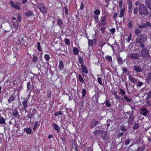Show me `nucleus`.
Masks as SVG:
<instances>
[{
  "label": "nucleus",
  "instance_id": "obj_25",
  "mask_svg": "<svg viewBox=\"0 0 151 151\" xmlns=\"http://www.w3.org/2000/svg\"><path fill=\"white\" fill-rule=\"evenodd\" d=\"M25 15L27 17H29L31 16H34V14L33 12L31 11H28L25 13Z\"/></svg>",
  "mask_w": 151,
  "mask_h": 151
},
{
  "label": "nucleus",
  "instance_id": "obj_12",
  "mask_svg": "<svg viewBox=\"0 0 151 151\" xmlns=\"http://www.w3.org/2000/svg\"><path fill=\"white\" fill-rule=\"evenodd\" d=\"M64 67V63L62 61L59 60L58 68L59 69L60 71L63 70Z\"/></svg>",
  "mask_w": 151,
  "mask_h": 151
},
{
  "label": "nucleus",
  "instance_id": "obj_48",
  "mask_svg": "<svg viewBox=\"0 0 151 151\" xmlns=\"http://www.w3.org/2000/svg\"><path fill=\"white\" fill-rule=\"evenodd\" d=\"M64 41L65 43L68 45L70 44V40L68 39V38H65L64 39Z\"/></svg>",
  "mask_w": 151,
  "mask_h": 151
},
{
  "label": "nucleus",
  "instance_id": "obj_22",
  "mask_svg": "<svg viewBox=\"0 0 151 151\" xmlns=\"http://www.w3.org/2000/svg\"><path fill=\"white\" fill-rule=\"evenodd\" d=\"M147 74L148 75L146 79V81L147 83H149L151 81V72L148 73Z\"/></svg>",
  "mask_w": 151,
  "mask_h": 151
},
{
  "label": "nucleus",
  "instance_id": "obj_35",
  "mask_svg": "<svg viewBox=\"0 0 151 151\" xmlns=\"http://www.w3.org/2000/svg\"><path fill=\"white\" fill-rule=\"evenodd\" d=\"M78 147H77L75 144L74 143L72 145V151H78Z\"/></svg>",
  "mask_w": 151,
  "mask_h": 151
},
{
  "label": "nucleus",
  "instance_id": "obj_30",
  "mask_svg": "<svg viewBox=\"0 0 151 151\" xmlns=\"http://www.w3.org/2000/svg\"><path fill=\"white\" fill-rule=\"evenodd\" d=\"M134 117L133 115V114H131L129 116V122L131 123L133 122L134 121Z\"/></svg>",
  "mask_w": 151,
  "mask_h": 151
},
{
  "label": "nucleus",
  "instance_id": "obj_3",
  "mask_svg": "<svg viewBox=\"0 0 151 151\" xmlns=\"http://www.w3.org/2000/svg\"><path fill=\"white\" fill-rule=\"evenodd\" d=\"M78 61L79 63L81 64V67L82 69V75L83 76H85L84 73L87 74L88 73V69L86 67L83 65L84 61L83 58L81 56L79 55L78 57Z\"/></svg>",
  "mask_w": 151,
  "mask_h": 151
},
{
  "label": "nucleus",
  "instance_id": "obj_29",
  "mask_svg": "<svg viewBox=\"0 0 151 151\" xmlns=\"http://www.w3.org/2000/svg\"><path fill=\"white\" fill-rule=\"evenodd\" d=\"M53 126L54 128L59 133L60 132V127L59 126L55 123H54Z\"/></svg>",
  "mask_w": 151,
  "mask_h": 151
},
{
  "label": "nucleus",
  "instance_id": "obj_15",
  "mask_svg": "<svg viewBox=\"0 0 151 151\" xmlns=\"http://www.w3.org/2000/svg\"><path fill=\"white\" fill-rule=\"evenodd\" d=\"M147 113L148 111L146 108H142L140 110V114L144 116H146Z\"/></svg>",
  "mask_w": 151,
  "mask_h": 151
},
{
  "label": "nucleus",
  "instance_id": "obj_23",
  "mask_svg": "<svg viewBox=\"0 0 151 151\" xmlns=\"http://www.w3.org/2000/svg\"><path fill=\"white\" fill-rule=\"evenodd\" d=\"M133 67L135 70L137 72L139 73L140 72H141L142 70V69L141 68L139 67L137 65H134Z\"/></svg>",
  "mask_w": 151,
  "mask_h": 151
},
{
  "label": "nucleus",
  "instance_id": "obj_9",
  "mask_svg": "<svg viewBox=\"0 0 151 151\" xmlns=\"http://www.w3.org/2000/svg\"><path fill=\"white\" fill-rule=\"evenodd\" d=\"M28 96L26 98H24V99H26L24 100L22 102L23 106L22 107V108L23 110L27 111L26 109L28 103L27 101L29 97L28 98H27Z\"/></svg>",
  "mask_w": 151,
  "mask_h": 151
},
{
  "label": "nucleus",
  "instance_id": "obj_28",
  "mask_svg": "<svg viewBox=\"0 0 151 151\" xmlns=\"http://www.w3.org/2000/svg\"><path fill=\"white\" fill-rule=\"evenodd\" d=\"M117 62L120 65H121L123 63V61L122 59L120 57H117Z\"/></svg>",
  "mask_w": 151,
  "mask_h": 151
},
{
  "label": "nucleus",
  "instance_id": "obj_13",
  "mask_svg": "<svg viewBox=\"0 0 151 151\" xmlns=\"http://www.w3.org/2000/svg\"><path fill=\"white\" fill-rule=\"evenodd\" d=\"M25 42V41L23 37H19L18 40L17 41V43L19 45H23Z\"/></svg>",
  "mask_w": 151,
  "mask_h": 151
},
{
  "label": "nucleus",
  "instance_id": "obj_45",
  "mask_svg": "<svg viewBox=\"0 0 151 151\" xmlns=\"http://www.w3.org/2000/svg\"><path fill=\"white\" fill-rule=\"evenodd\" d=\"M13 27L14 29H17L19 27L18 24L16 22H14L13 24Z\"/></svg>",
  "mask_w": 151,
  "mask_h": 151
},
{
  "label": "nucleus",
  "instance_id": "obj_63",
  "mask_svg": "<svg viewBox=\"0 0 151 151\" xmlns=\"http://www.w3.org/2000/svg\"><path fill=\"white\" fill-rule=\"evenodd\" d=\"M64 9L65 10V15H67L68 13V8L67 6H65Z\"/></svg>",
  "mask_w": 151,
  "mask_h": 151
},
{
  "label": "nucleus",
  "instance_id": "obj_49",
  "mask_svg": "<svg viewBox=\"0 0 151 151\" xmlns=\"http://www.w3.org/2000/svg\"><path fill=\"white\" fill-rule=\"evenodd\" d=\"M139 127V123H135V125L133 127V129H136Z\"/></svg>",
  "mask_w": 151,
  "mask_h": 151
},
{
  "label": "nucleus",
  "instance_id": "obj_62",
  "mask_svg": "<svg viewBox=\"0 0 151 151\" xmlns=\"http://www.w3.org/2000/svg\"><path fill=\"white\" fill-rule=\"evenodd\" d=\"M0 123H6L4 118L2 116L0 119Z\"/></svg>",
  "mask_w": 151,
  "mask_h": 151
},
{
  "label": "nucleus",
  "instance_id": "obj_37",
  "mask_svg": "<svg viewBox=\"0 0 151 151\" xmlns=\"http://www.w3.org/2000/svg\"><path fill=\"white\" fill-rule=\"evenodd\" d=\"M102 132V130H97L93 132V133L95 135H98L100 134Z\"/></svg>",
  "mask_w": 151,
  "mask_h": 151
},
{
  "label": "nucleus",
  "instance_id": "obj_5",
  "mask_svg": "<svg viewBox=\"0 0 151 151\" xmlns=\"http://www.w3.org/2000/svg\"><path fill=\"white\" fill-rule=\"evenodd\" d=\"M37 7L40 10V12L43 14L46 13L47 9L43 3H40L37 4Z\"/></svg>",
  "mask_w": 151,
  "mask_h": 151
},
{
  "label": "nucleus",
  "instance_id": "obj_7",
  "mask_svg": "<svg viewBox=\"0 0 151 151\" xmlns=\"http://www.w3.org/2000/svg\"><path fill=\"white\" fill-rule=\"evenodd\" d=\"M139 57V54L137 53H132L130 54V57L133 60L134 62H135V60H138L139 61L140 60ZM137 64L138 63H139V61L137 62ZM135 63L136 64L135 62Z\"/></svg>",
  "mask_w": 151,
  "mask_h": 151
},
{
  "label": "nucleus",
  "instance_id": "obj_53",
  "mask_svg": "<svg viewBox=\"0 0 151 151\" xmlns=\"http://www.w3.org/2000/svg\"><path fill=\"white\" fill-rule=\"evenodd\" d=\"M106 59L109 61H111L112 60V58L111 56L107 55L106 57Z\"/></svg>",
  "mask_w": 151,
  "mask_h": 151
},
{
  "label": "nucleus",
  "instance_id": "obj_44",
  "mask_svg": "<svg viewBox=\"0 0 151 151\" xmlns=\"http://www.w3.org/2000/svg\"><path fill=\"white\" fill-rule=\"evenodd\" d=\"M106 106L107 107H110L111 105V103L109 102V100L106 101L105 102Z\"/></svg>",
  "mask_w": 151,
  "mask_h": 151
},
{
  "label": "nucleus",
  "instance_id": "obj_47",
  "mask_svg": "<svg viewBox=\"0 0 151 151\" xmlns=\"http://www.w3.org/2000/svg\"><path fill=\"white\" fill-rule=\"evenodd\" d=\"M145 147L144 145H142L141 147H139L137 149V151H143L145 149Z\"/></svg>",
  "mask_w": 151,
  "mask_h": 151
},
{
  "label": "nucleus",
  "instance_id": "obj_55",
  "mask_svg": "<svg viewBox=\"0 0 151 151\" xmlns=\"http://www.w3.org/2000/svg\"><path fill=\"white\" fill-rule=\"evenodd\" d=\"M134 14H137L138 13V8L137 7L134 8L133 10Z\"/></svg>",
  "mask_w": 151,
  "mask_h": 151
},
{
  "label": "nucleus",
  "instance_id": "obj_14",
  "mask_svg": "<svg viewBox=\"0 0 151 151\" xmlns=\"http://www.w3.org/2000/svg\"><path fill=\"white\" fill-rule=\"evenodd\" d=\"M88 45L89 46H93L96 45V40L95 39L90 40L88 38Z\"/></svg>",
  "mask_w": 151,
  "mask_h": 151
},
{
  "label": "nucleus",
  "instance_id": "obj_4",
  "mask_svg": "<svg viewBox=\"0 0 151 151\" xmlns=\"http://www.w3.org/2000/svg\"><path fill=\"white\" fill-rule=\"evenodd\" d=\"M140 56L145 58H148L150 56L149 51L146 47L142 48Z\"/></svg>",
  "mask_w": 151,
  "mask_h": 151
},
{
  "label": "nucleus",
  "instance_id": "obj_2",
  "mask_svg": "<svg viewBox=\"0 0 151 151\" xmlns=\"http://www.w3.org/2000/svg\"><path fill=\"white\" fill-rule=\"evenodd\" d=\"M138 12L139 14L142 15H147L149 13L148 9L143 4H140L138 7Z\"/></svg>",
  "mask_w": 151,
  "mask_h": 151
},
{
  "label": "nucleus",
  "instance_id": "obj_27",
  "mask_svg": "<svg viewBox=\"0 0 151 151\" xmlns=\"http://www.w3.org/2000/svg\"><path fill=\"white\" fill-rule=\"evenodd\" d=\"M125 11V8L121 9L120 11V13L119 14V17L120 18H122L124 16Z\"/></svg>",
  "mask_w": 151,
  "mask_h": 151
},
{
  "label": "nucleus",
  "instance_id": "obj_41",
  "mask_svg": "<svg viewBox=\"0 0 151 151\" xmlns=\"http://www.w3.org/2000/svg\"><path fill=\"white\" fill-rule=\"evenodd\" d=\"M22 19V16L20 14H19L17 15V21L18 22H21Z\"/></svg>",
  "mask_w": 151,
  "mask_h": 151
},
{
  "label": "nucleus",
  "instance_id": "obj_50",
  "mask_svg": "<svg viewBox=\"0 0 151 151\" xmlns=\"http://www.w3.org/2000/svg\"><path fill=\"white\" fill-rule=\"evenodd\" d=\"M44 58L46 61H48L50 59V56L48 54H45L44 55Z\"/></svg>",
  "mask_w": 151,
  "mask_h": 151
},
{
  "label": "nucleus",
  "instance_id": "obj_51",
  "mask_svg": "<svg viewBox=\"0 0 151 151\" xmlns=\"http://www.w3.org/2000/svg\"><path fill=\"white\" fill-rule=\"evenodd\" d=\"M47 95L48 98H50L51 96V92L50 90L47 91Z\"/></svg>",
  "mask_w": 151,
  "mask_h": 151
},
{
  "label": "nucleus",
  "instance_id": "obj_57",
  "mask_svg": "<svg viewBox=\"0 0 151 151\" xmlns=\"http://www.w3.org/2000/svg\"><path fill=\"white\" fill-rule=\"evenodd\" d=\"M143 84V83L142 82L139 81L137 84V87H140Z\"/></svg>",
  "mask_w": 151,
  "mask_h": 151
},
{
  "label": "nucleus",
  "instance_id": "obj_58",
  "mask_svg": "<svg viewBox=\"0 0 151 151\" xmlns=\"http://www.w3.org/2000/svg\"><path fill=\"white\" fill-rule=\"evenodd\" d=\"M99 123H92L91 126V128L92 129L93 127H96L97 125H98Z\"/></svg>",
  "mask_w": 151,
  "mask_h": 151
},
{
  "label": "nucleus",
  "instance_id": "obj_36",
  "mask_svg": "<svg viewBox=\"0 0 151 151\" xmlns=\"http://www.w3.org/2000/svg\"><path fill=\"white\" fill-rule=\"evenodd\" d=\"M86 89L84 88L82 90V97L83 98H84L85 96H86Z\"/></svg>",
  "mask_w": 151,
  "mask_h": 151
},
{
  "label": "nucleus",
  "instance_id": "obj_34",
  "mask_svg": "<svg viewBox=\"0 0 151 151\" xmlns=\"http://www.w3.org/2000/svg\"><path fill=\"white\" fill-rule=\"evenodd\" d=\"M24 131L27 134H30L32 132V130L30 128H26L24 129Z\"/></svg>",
  "mask_w": 151,
  "mask_h": 151
},
{
  "label": "nucleus",
  "instance_id": "obj_61",
  "mask_svg": "<svg viewBox=\"0 0 151 151\" xmlns=\"http://www.w3.org/2000/svg\"><path fill=\"white\" fill-rule=\"evenodd\" d=\"M136 35L139 34L141 33V31L138 29H136L134 31Z\"/></svg>",
  "mask_w": 151,
  "mask_h": 151
},
{
  "label": "nucleus",
  "instance_id": "obj_40",
  "mask_svg": "<svg viewBox=\"0 0 151 151\" xmlns=\"http://www.w3.org/2000/svg\"><path fill=\"white\" fill-rule=\"evenodd\" d=\"M93 17L94 18V20L95 21V22L98 23L99 22V17H98V15H93Z\"/></svg>",
  "mask_w": 151,
  "mask_h": 151
},
{
  "label": "nucleus",
  "instance_id": "obj_24",
  "mask_svg": "<svg viewBox=\"0 0 151 151\" xmlns=\"http://www.w3.org/2000/svg\"><path fill=\"white\" fill-rule=\"evenodd\" d=\"M57 24L60 28H61V26L63 24V22L61 19L60 18H58L57 20Z\"/></svg>",
  "mask_w": 151,
  "mask_h": 151
},
{
  "label": "nucleus",
  "instance_id": "obj_33",
  "mask_svg": "<svg viewBox=\"0 0 151 151\" xmlns=\"http://www.w3.org/2000/svg\"><path fill=\"white\" fill-rule=\"evenodd\" d=\"M78 80L79 81L82 83H84V80L81 75L79 74L78 75Z\"/></svg>",
  "mask_w": 151,
  "mask_h": 151
},
{
  "label": "nucleus",
  "instance_id": "obj_59",
  "mask_svg": "<svg viewBox=\"0 0 151 151\" xmlns=\"http://www.w3.org/2000/svg\"><path fill=\"white\" fill-rule=\"evenodd\" d=\"M37 60V56H34L32 59V61L34 63H36Z\"/></svg>",
  "mask_w": 151,
  "mask_h": 151
},
{
  "label": "nucleus",
  "instance_id": "obj_31",
  "mask_svg": "<svg viewBox=\"0 0 151 151\" xmlns=\"http://www.w3.org/2000/svg\"><path fill=\"white\" fill-rule=\"evenodd\" d=\"M73 52L74 54L77 55L79 53V51L78 49L76 47L73 48Z\"/></svg>",
  "mask_w": 151,
  "mask_h": 151
},
{
  "label": "nucleus",
  "instance_id": "obj_56",
  "mask_svg": "<svg viewBox=\"0 0 151 151\" xmlns=\"http://www.w3.org/2000/svg\"><path fill=\"white\" fill-rule=\"evenodd\" d=\"M120 129L122 131H125L127 130L126 127L124 126L123 125L121 126L120 127Z\"/></svg>",
  "mask_w": 151,
  "mask_h": 151
},
{
  "label": "nucleus",
  "instance_id": "obj_46",
  "mask_svg": "<svg viewBox=\"0 0 151 151\" xmlns=\"http://www.w3.org/2000/svg\"><path fill=\"white\" fill-rule=\"evenodd\" d=\"M97 81L100 85L101 86H102L103 85V84L102 82L101 78L98 77L97 78Z\"/></svg>",
  "mask_w": 151,
  "mask_h": 151
},
{
  "label": "nucleus",
  "instance_id": "obj_54",
  "mask_svg": "<svg viewBox=\"0 0 151 151\" xmlns=\"http://www.w3.org/2000/svg\"><path fill=\"white\" fill-rule=\"evenodd\" d=\"M117 14L116 13H114V15L113 16V18H114V19L116 23V21H117L116 18V17H117Z\"/></svg>",
  "mask_w": 151,
  "mask_h": 151
},
{
  "label": "nucleus",
  "instance_id": "obj_42",
  "mask_svg": "<svg viewBox=\"0 0 151 151\" xmlns=\"http://www.w3.org/2000/svg\"><path fill=\"white\" fill-rule=\"evenodd\" d=\"M94 13L95 15L99 16L100 14V12L99 10L97 9L94 11Z\"/></svg>",
  "mask_w": 151,
  "mask_h": 151
},
{
  "label": "nucleus",
  "instance_id": "obj_64",
  "mask_svg": "<svg viewBox=\"0 0 151 151\" xmlns=\"http://www.w3.org/2000/svg\"><path fill=\"white\" fill-rule=\"evenodd\" d=\"M147 98L148 99L151 98V91H149L147 95Z\"/></svg>",
  "mask_w": 151,
  "mask_h": 151
},
{
  "label": "nucleus",
  "instance_id": "obj_21",
  "mask_svg": "<svg viewBox=\"0 0 151 151\" xmlns=\"http://www.w3.org/2000/svg\"><path fill=\"white\" fill-rule=\"evenodd\" d=\"M112 94L114 95L115 99L117 100H119L120 99V96L117 95V92L116 90H114L112 93Z\"/></svg>",
  "mask_w": 151,
  "mask_h": 151
},
{
  "label": "nucleus",
  "instance_id": "obj_16",
  "mask_svg": "<svg viewBox=\"0 0 151 151\" xmlns=\"http://www.w3.org/2000/svg\"><path fill=\"white\" fill-rule=\"evenodd\" d=\"M13 94H12L9 96V98L8 100V102L9 104H11L12 102L15 100V98L16 96H14L13 95Z\"/></svg>",
  "mask_w": 151,
  "mask_h": 151
},
{
  "label": "nucleus",
  "instance_id": "obj_17",
  "mask_svg": "<svg viewBox=\"0 0 151 151\" xmlns=\"http://www.w3.org/2000/svg\"><path fill=\"white\" fill-rule=\"evenodd\" d=\"M123 96V97H122L121 99L122 101L125 100L128 102L131 101L132 100L131 98H128L127 95L125 94Z\"/></svg>",
  "mask_w": 151,
  "mask_h": 151
},
{
  "label": "nucleus",
  "instance_id": "obj_60",
  "mask_svg": "<svg viewBox=\"0 0 151 151\" xmlns=\"http://www.w3.org/2000/svg\"><path fill=\"white\" fill-rule=\"evenodd\" d=\"M127 69L125 67H124L122 69L123 73H125V74L127 72Z\"/></svg>",
  "mask_w": 151,
  "mask_h": 151
},
{
  "label": "nucleus",
  "instance_id": "obj_39",
  "mask_svg": "<svg viewBox=\"0 0 151 151\" xmlns=\"http://www.w3.org/2000/svg\"><path fill=\"white\" fill-rule=\"evenodd\" d=\"M145 27L147 28L148 27H151V23L148 22H147L146 23H143Z\"/></svg>",
  "mask_w": 151,
  "mask_h": 151
},
{
  "label": "nucleus",
  "instance_id": "obj_19",
  "mask_svg": "<svg viewBox=\"0 0 151 151\" xmlns=\"http://www.w3.org/2000/svg\"><path fill=\"white\" fill-rule=\"evenodd\" d=\"M33 86V84L32 85L31 84V83L30 81L28 82L27 83V91H30V93L31 92V88Z\"/></svg>",
  "mask_w": 151,
  "mask_h": 151
},
{
  "label": "nucleus",
  "instance_id": "obj_1",
  "mask_svg": "<svg viewBox=\"0 0 151 151\" xmlns=\"http://www.w3.org/2000/svg\"><path fill=\"white\" fill-rule=\"evenodd\" d=\"M147 40V37L145 34H141L137 36L136 39V42L139 43V47L143 48L145 46L144 43H145Z\"/></svg>",
  "mask_w": 151,
  "mask_h": 151
},
{
  "label": "nucleus",
  "instance_id": "obj_38",
  "mask_svg": "<svg viewBox=\"0 0 151 151\" xmlns=\"http://www.w3.org/2000/svg\"><path fill=\"white\" fill-rule=\"evenodd\" d=\"M37 49L39 52L42 51V49L40 46V43L39 42H38L37 43Z\"/></svg>",
  "mask_w": 151,
  "mask_h": 151
},
{
  "label": "nucleus",
  "instance_id": "obj_11",
  "mask_svg": "<svg viewBox=\"0 0 151 151\" xmlns=\"http://www.w3.org/2000/svg\"><path fill=\"white\" fill-rule=\"evenodd\" d=\"M10 113L12 114L14 116H17L19 115V112L17 108L11 109L10 110Z\"/></svg>",
  "mask_w": 151,
  "mask_h": 151
},
{
  "label": "nucleus",
  "instance_id": "obj_10",
  "mask_svg": "<svg viewBox=\"0 0 151 151\" xmlns=\"http://www.w3.org/2000/svg\"><path fill=\"white\" fill-rule=\"evenodd\" d=\"M68 109L67 108H62L60 109V111L55 112L54 113V115H55V116H58V115H64V111H62V110H64L65 111H66V113H67V110Z\"/></svg>",
  "mask_w": 151,
  "mask_h": 151
},
{
  "label": "nucleus",
  "instance_id": "obj_6",
  "mask_svg": "<svg viewBox=\"0 0 151 151\" xmlns=\"http://www.w3.org/2000/svg\"><path fill=\"white\" fill-rule=\"evenodd\" d=\"M99 27H103L106 25L107 23L106 21V17L105 15L101 17L100 21L98 23Z\"/></svg>",
  "mask_w": 151,
  "mask_h": 151
},
{
  "label": "nucleus",
  "instance_id": "obj_32",
  "mask_svg": "<svg viewBox=\"0 0 151 151\" xmlns=\"http://www.w3.org/2000/svg\"><path fill=\"white\" fill-rule=\"evenodd\" d=\"M119 89L120 91V92H119L120 95L124 96L126 94L125 91L124 90L120 88H119Z\"/></svg>",
  "mask_w": 151,
  "mask_h": 151
},
{
  "label": "nucleus",
  "instance_id": "obj_18",
  "mask_svg": "<svg viewBox=\"0 0 151 151\" xmlns=\"http://www.w3.org/2000/svg\"><path fill=\"white\" fill-rule=\"evenodd\" d=\"M133 76H134L132 75H129L128 77L129 79L132 83H135L137 82V79L134 78Z\"/></svg>",
  "mask_w": 151,
  "mask_h": 151
},
{
  "label": "nucleus",
  "instance_id": "obj_20",
  "mask_svg": "<svg viewBox=\"0 0 151 151\" xmlns=\"http://www.w3.org/2000/svg\"><path fill=\"white\" fill-rule=\"evenodd\" d=\"M145 4L149 9H151V0H146Z\"/></svg>",
  "mask_w": 151,
  "mask_h": 151
},
{
  "label": "nucleus",
  "instance_id": "obj_52",
  "mask_svg": "<svg viewBox=\"0 0 151 151\" xmlns=\"http://www.w3.org/2000/svg\"><path fill=\"white\" fill-rule=\"evenodd\" d=\"M132 5H128V12L132 14Z\"/></svg>",
  "mask_w": 151,
  "mask_h": 151
},
{
  "label": "nucleus",
  "instance_id": "obj_43",
  "mask_svg": "<svg viewBox=\"0 0 151 151\" xmlns=\"http://www.w3.org/2000/svg\"><path fill=\"white\" fill-rule=\"evenodd\" d=\"M133 26L132 21L130 20L128 23V26L129 28H132Z\"/></svg>",
  "mask_w": 151,
  "mask_h": 151
},
{
  "label": "nucleus",
  "instance_id": "obj_8",
  "mask_svg": "<svg viewBox=\"0 0 151 151\" xmlns=\"http://www.w3.org/2000/svg\"><path fill=\"white\" fill-rule=\"evenodd\" d=\"M9 4L12 6V7L16 9L19 10L20 9V4L18 2H16L15 4H14V2L10 0L9 1Z\"/></svg>",
  "mask_w": 151,
  "mask_h": 151
},
{
  "label": "nucleus",
  "instance_id": "obj_26",
  "mask_svg": "<svg viewBox=\"0 0 151 151\" xmlns=\"http://www.w3.org/2000/svg\"><path fill=\"white\" fill-rule=\"evenodd\" d=\"M101 133H102L101 137L104 139H106L108 138L106 132H103L102 131V132Z\"/></svg>",
  "mask_w": 151,
  "mask_h": 151
}]
</instances>
